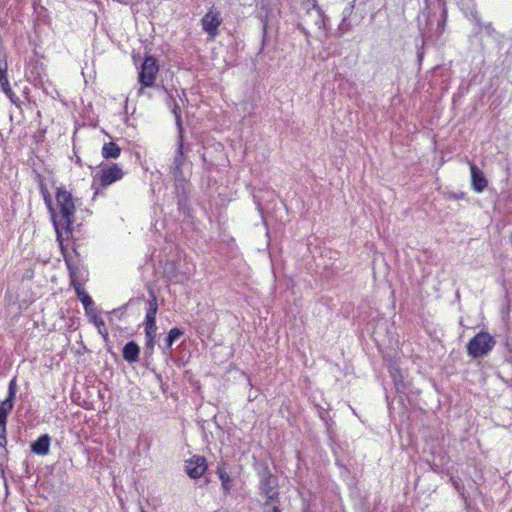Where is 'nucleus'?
<instances>
[{
  "instance_id": "f257e3e1",
  "label": "nucleus",
  "mask_w": 512,
  "mask_h": 512,
  "mask_svg": "<svg viewBox=\"0 0 512 512\" xmlns=\"http://www.w3.org/2000/svg\"><path fill=\"white\" fill-rule=\"evenodd\" d=\"M56 202L59 209V216L51 212V219L56 231L57 241L63 251V234L68 237L72 233V225L75 221V199L65 187H58L56 190Z\"/></svg>"
},
{
  "instance_id": "f03ea898",
  "label": "nucleus",
  "mask_w": 512,
  "mask_h": 512,
  "mask_svg": "<svg viewBox=\"0 0 512 512\" xmlns=\"http://www.w3.org/2000/svg\"><path fill=\"white\" fill-rule=\"evenodd\" d=\"M172 113L175 116V123L178 130V139H177V148L175 151V155L173 158V162L170 167L171 174L173 178L184 177L183 175V165L185 163L184 156V136H183V126L181 119L180 107L178 104L174 103L172 108Z\"/></svg>"
},
{
  "instance_id": "7ed1b4c3",
  "label": "nucleus",
  "mask_w": 512,
  "mask_h": 512,
  "mask_svg": "<svg viewBox=\"0 0 512 512\" xmlns=\"http://www.w3.org/2000/svg\"><path fill=\"white\" fill-rule=\"evenodd\" d=\"M496 339L486 331L478 332L466 345V352L472 359L487 357L496 346Z\"/></svg>"
},
{
  "instance_id": "20e7f679",
  "label": "nucleus",
  "mask_w": 512,
  "mask_h": 512,
  "mask_svg": "<svg viewBox=\"0 0 512 512\" xmlns=\"http://www.w3.org/2000/svg\"><path fill=\"white\" fill-rule=\"evenodd\" d=\"M80 294L81 296H79V298L84 307L86 315L89 317L90 321L97 327L100 334L107 335L105 322L98 315L93 299L86 292H81Z\"/></svg>"
},
{
  "instance_id": "39448f33",
  "label": "nucleus",
  "mask_w": 512,
  "mask_h": 512,
  "mask_svg": "<svg viewBox=\"0 0 512 512\" xmlns=\"http://www.w3.org/2000/svg\"><path fill=\"white\" fill-rule=\"evenodd\" d=\"M159 70L157 60L153 56L145 57L139 72V82L143 87L153 86Z\"/></svg>"
},
{
  "instance_id": "423d86ee",
  "label": "nucleus",
  "mask_w": 512,
  "mask_h": 512,
  "mask_svg": "<svg viewBox=\"0 0 512 512\" xmlns=\"http://www.w3.org/2000/svg\"><path fill=\"white\" fill-rule=\"evenodd\" d=\"M260 492L266 497V501L280 502L277 490V480L266 468L261 474Z\"/></svg>"
},
{
  "instance_id": "0eeeda50",
  "label": "nucleus",
  "mask_w": 512,
  "mask_h": 512,
  "mask_svg": "<svg viewBox=\"0 0 512 512\" xmlns=\"http://www.w3.org/2000/svg\"><path fill=\"white\" fill-rule=\"evenodd\" d=\"M158 311L157 298L154 292H150L148 308L145 317V338H155L157 334L156 314Z\"/></svg>"
},
{
  "instance_id": "6e6552de",
  "label": "nucleus",
  "mask_w": 512,
  "mask_h": 512,
  "mask_svg": "<svg viewBox=\"0 0 512 512\" xmlns=\"http://www.w3.org/2000/svg\"><path fill=\"white\" fill-rule=\"evenodd\" d=\"M174 179V193L177 199L178 210L182 214L187 213L188 195L190 192V183L185 177Z\"/></svg>"
},
{
  "instance_id": "1a4fd4ad",
  "label": "nucleus",
  "mask_w": 512,
  "mask_h": 512,
  "mask_svg": "<svg viewBox=\"0 0 512 512\" xmlns=\"http://www.w3.org/2000/svg\"><path fill=\"white\" fill-rule=\"evenodd\" d=\"M123 175L124 173L119 165L112 164L110 166L102 167L101 170L94 176V180L98 179L102 187H107L116 181L121 180Z\"/></svg>"
},
{
  "instance_id": "9d476101",
  "label": "nucleus",
  "mask_w": 512,
  "mask_h": 512,
  "mask_svg": "<svg viewBox=\"0 0 512 512\" xmlns=\"http://www.w3.org/2000/svg\"><path fill=\"white\" fill-rule=\"evenodd\" d=\"M202 29L206 32L211 39H214L218 35V28L222 24V18L219 11H216L214 7L201 19Z\"/></svg>"
},
{
  "instance_id": "9b49d317",
  "label": "nucleus",
  "mask_w": 512,
  "mask_h": 512,
  "mask_svg": "<svg viewBox=\"0 0 512 512\" xmlns=\"http://www.w3.org/2000/svg\"><path fill=\"white\" fill-rule=\"evenodd\" d=\"M207 470L206 459L200 455H194L185 461V471L190 478H200Z\"/></svg>"
},
{
  "instance_id": "f8f14e48",
  "label": "nucleus",
  "mask_w": 512,
  "mask_h": 512,
  "mask_svg": "<svg viewBox=\"0 0 512 512\" xmlns=\"http://www.w3.org/2000/svg\"><path fill=\"white\" fill-rule=\"evenodd\" d=\"M17 389V378L13 377L8 385L7 397L0 403V420L7 421L8 415L14 407V399L17 393Z\"/></svg>"
},
{
  "instance_id": "ddd939ff",
  "label": "nucleus",
  "mask_w": 512,
  "mask_h": 512,
  "mask_svg": "<svg viewBox=\"0 0 512 512\" xmlns=\"http://www.w3.org/2000/svg\"><path fill=\"white\" fill-rule=\"evenodd\" d=\"M64 260L67 265L69 276L71 280V284L74 287L76 293L78 296H81V292H85L81 286V284L78 282L79 277L81 276V268L79 265V262L77 260H74L71 255H67L63 253Z\"/></svg>"
},
{
  "instance_id": "4468645a",
  "label": "nucleus",
  "mask_w": 512,
  "mask_h": 512,
  "mask_svg": "<svg viewBox=\"0 0 512 512\" xmlns=\"http://www.w3.org/2000/svg\"><path fill=\"white\" fill-rule=\"evenodd\" d=\"M470 172H471V185L475 192L481 193L483 192L487 186L488 181L484 175V173L474 164L469 163Z\"/></svg>"
},
{
  "instance_id": "2eb2a0df",
  "label": "nucleus",
  "mask_w": 512,
  "mask_h": 512,
  "mask_svg": "<svg viewBox=\"0 0 512 512\" xmlns=\"http://www.w3.org/2000/svg\"><path fill=\"white\" fill-rule=\"evenodd\" d=\"M448 19V11L446 4L443 3L441 7V14L439 18L437 19V24L435 28L429 27V36L428 37H435L436 40H438L443 33L445 32L446 23Z\"/></svg>"
},
{
  "instance_id": "dca6fc26",
  "label": "nucleus",
  "mask_w": 512,
  "mask_h": 512,
  "mask_svg": "<svg viewBox=\"0 0 512 512\" xmlns=\"http://www.w3.org/2000/svg\"><path fill=\"white\" fill-rule=\"evenodd\" d=\"M51 437L48 434H43L31 443V451L39 456H45L50 451Z\"/></svg>"
},
{
  "instance_id": "f3484780",
  "label": "nucleus",
  "mask_w": 512,
  "mask_h": 512,
  "mask_svg": "<svg viewBox=\"0 0 512 512\" xmlns=\"http://www.w3.org/2000/svg\"><path fill=\"white\" fill-rule=\"evenodd\" d=\"M0 87L9 98L12 97L13 93L7 79V61L5 52H0Z\"/></svg>"
},
{
  "instance_id": "a211bd4d",
  "label": "nucleus",
  "mask_w": 512,
  "mask_h": 512,
  "mask_svg": "<svg viewBox=\"0 0 512 512\" xmlns=\"http://www.w3.org/2000/svg\"><path fill=\"white\" fill-rule=\"evenodd\" d=\"M27 77L35 86L43 84L46 77L43 64L38 62L32 64L29 72L27 73Z\"/></svg>"
},
{
  "instance_id": "6ab92c4d",
  "label": "nucleus",
  "mask_w": 512,
  "mask_h": 512,
  "mask_svg": "<svg viewBox=\"0 0 512 512\" xmlns=\"http://www.w3.org/2000/svg\"><path fill=\"white\" fill-rule=\"evenodd\" d=\"M456 2L466 17H471L476 25H481V19L475 9L474 0H456Z\"/></svg>"
},
{
  "instance_id": "aec40b11",
  "label": "nucleus",
  "mask_w": 512,
  "mask_h": 512,
  "mask_svg": "<svg viewBox=\"0 0 512 512\" xmlns=\"http://www.w3.org/2000/svg\"><path fill=\"white\" fill-rule=\"evenodd\" d=\"M139 353V345L134 341H129L125 344L122 350L123 358L129 363L137 362L139 359Z\"/></svg>"
},
{
  "instance_id": "412c9836",
  "label": "nucleus",
  "mask_w": 512,
  "mask_h": 512,
  "mask_svg": "<svg viewBox=\"0 0 512 512\" xmlns=\"http://www.w3.org/2000/svg\"><path fill=\"white\" fill-rule=\"evenodd\" d=\"M216 473L221 481L222 490L224 494L227 495L228 493H230L233 485L232 479L225 469V463L218 464Z\"/></svg>"
},
{
  "instance_id": "4be33fe9",
  "label": "nucleus",
  "mask_w": 512,
  "mask_h": 512,
  "mask_svg": "<svg viewBox=\"0 0 512 512\" xmlns=\"http://www.w3.org/2000/svg\"><path fill=\"white\" fill-rule=\"evenodd\" d=\"M121 148L115 142L105 143L101 154L105 159H117L120 156Z\"/></svg>"
},
{
  "instance_id": "5701e85b",
  "label": "nucleus",
  "mask_w": 512,
  "mask_h": 512,
  "mask_svg": "<svg viewBox=\"0 0 512 512\" xmlns=\"http://www.w3.org/2000/svg\"><path fill=\"white\" fill-rule=\"evenodd\" d=\"M308 15L314 19L315 25L319 29L326 28L327 18L325 17V15L323 14V11L320 9L319 6L314 5L313 8L308 11Z\"/></svg>"
},
{
  "instance_id": "b1692460",
  "label": "nucleus",
  "mask_w": 512,
  "mask_h": 512,
  "mask_svg": "<svg viewBox=\"0 0 512 512\" xmlns=\"http://www.w3.org/2000/svg\"><path fill=\"white\" fill-rule=\"evenodd\" d=\"M184 334V331L178 327L172 328L165 339V345L167 349H171L172 345L176 340Z\"/></svg>"
},
{
  "instance_id": "393cba45",
  "label": "nucleus",
  "mask_w": 512,
  "mask_h": 512,
  "mask_svg": "<svg viewBox=\"0 0 512 512\" xmlns=\"http://www.w3.org/2000/svg\"><path fill=\"white\" fill-rule=\"evenodd\" d=\"M41 194L43 196V200L49 210V212H53V204H52V199H51V195L49 193V191L47 190L46 187H44L43 185L41 186Z\"/></svg>"
},
{
  "instance_id": "a878e982",
  "label": "nucleus",
  "mask_w": 512,
  "mask_h": 512,
  "mask_svg": "<svg viewBox=\"0 0 512 512\" xmlns=\"http://www.w3.org/2000/svg\"><path fill=\"white\" fill-rule=\"evenodd\" d=\"M263 512H281L280 502L265 501L263 504Z\"/></svg>"
},
{
  "instance_id": "bb28decb",
  "label": "nucleus",
  "mask_w": 512,
  "mask_h": 512,
  "mask_svg": "<svg viewBox=\"0 0 512 512\" xmlns=\"http://www.w3.org/2000/svg\"><path fill=\"white\" fill-rule=\"evenodd\" d=\"M6 425H7V421L0 420V447H5L7 444Z\"/></svg>"
},
{
  "instance_id": "cd10ccee",
  "label": "nucleus",
  "mask_w": 512,
  "mask_h": 512,
  "mask_svg": "<svg viewBox=\"0 0 512 512\" xmlns=\"http://www.w3.org/2000/svg\"><path fill=\"white\" fill-rule=\"evenodd\" d=\"M479 27V30H483L487 36L493 37L496 33L492 23H482L481 25H477Z\"/></svg>"
},
{
  "instance_id": "c85d7f7f",
  "label": "nucleus",
  "mask_w": 512,
  "mask_h": 512,
  "mask_svg": "<svg viewBox=\"0 0 512 512\" xmlns=\"http://www.w3.org/2000/svg\"><path fill=\"white\" fill-rule=\"evenodd\" d=\"M145 340L146 350L152 353L155 345V338H145Z\"/></svg>"
},
{
  "instance_id": "c756f323",
  "label": "nucleus",
  "mask_w": 512,
  "mask_h": 512,
  "mask_svg": "<svg viewBox=\"0 0 512 512\" xmlns=\"http://www.w3.org/2000/svg\"><path fill=\"white\" fill-rule=\"evenodd\" d=\"M254 198H255V202H256V204H257V209H258L259 213H260L261 215H263V208H262L261 203L257 200V198H258V197H257V196H254Z\"/></svg>"
},
{
  "instance_id": "7c9ffc66",
  "label": "nucleus",
  "mask_w": 512,
  "mask_h": 512,
  "mask_svg": "<svg viewBox=\"0 0 512 512\" xmlns=\"http://www.w3.org/2000/svg\"><path fill=\"white\" fill-rule=\"evenodd\" d=\"M117 1L128 5V4H134L137 0H117Z\"/></svg>"
}]
</instances>
